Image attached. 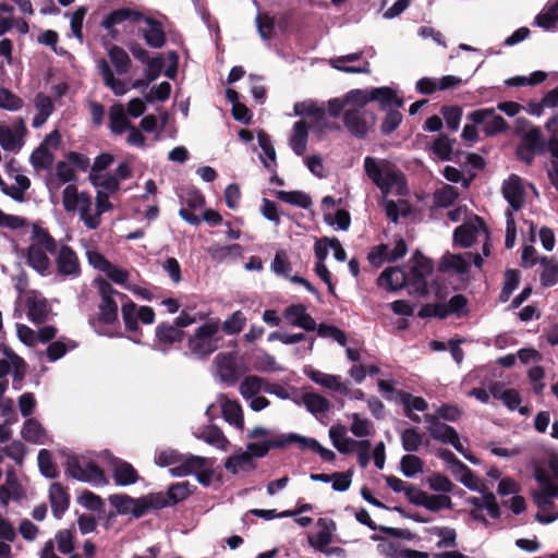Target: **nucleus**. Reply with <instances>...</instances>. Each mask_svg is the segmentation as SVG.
Masks as SVG:
<instances>
[{"label":"nucleus","instance_id":"1","mask_svg":"<svg viewBox=\"0 0 558 558\" xmlns=\"http://www.w3.org/2000/svg\"><path fill=\"white\" fill-rule=\"evenodd\" d=\"M220 332L219 319H210L187 336L184 356L205 361L220 348L222 337Z\"/></svg>","mask_w":558,"mask_h":558},{"label":"nucleus","instance_id":"2","mask_svg":"<svg viewBox=\"0 0 558 558\" xmlns=\"http://www.w3.org/2000/svg\"><path fill=\"white\" fill-rule=\"evenodd\" d=\"M364 170L373 183L386 195L391 189L404 181V174L390 161L377 160L367 156L364 159Z\"/></svg>","mask_w":558,"mask_h":558},{"label":"nucleus","instance_id":"3","mask_svg":"<svg viewBox=\"0 0 558 558\" xmlns=\"http://www.w3.org/2000/svg\"><path fill=\"white\" fill-rule=\"evenodd\" d=\"M213 465L214 461L211 459L194 454H183L181 463L171 468L170 473L178 477L194 474L201 485L209 486L215 474Z\"/></svg>","mask_w":558,"mask_h":558},{"label":"nucleus","instance_id":"4","mask_svg":"<svg viewBox=\"0 0 558 558\" xmlns=\"http://www.w3.org/2000/svg\"><path fill=\"white\" fill-rule=\"evenodd\" d=\"M412 266L409 271L410 294L424 296L427 294V277L433 272V260L416 250L411 258Z\"/></svg>","mask_w":558,"mask_h":558},{"label":"nucleus","instance_id":"5","mask_svg":"<svg viewBox=\"0 0 558 558\" xmlns=\"http://www.w3.org/2000/svg\"><path fill=\"white\" fill-rule=\"evenodd\" d=\"M122 301H124L121 307L122 319L129 332L142 333L138 322L145 325H150L155 322L156 314L153 307L146 305L138 306L126 294H122Z\"/></svg>","mask_w":558,"mask_h":558},{"label":"nucleus","instance_id":"6","mask_svg":"<svg viewBox=\"0 0 558 558\" xmlns=\"http://www.w3.org/2000/svg\"><path fill=\"white\" fill-rule=\"evenodd\" d=\"M375 114L367 110L348 109L342 121L345 129L356 138H365L371 126L375 124Z\"/></svg>","mask_w":558,"mask_h":558},{"label":"nucleus","instance_id":"7","mask_svg":"<svg viewBox=\"0 0 558 558\" xmlns=\"http://www.w3.org/2000/svg\"><path fill=\"white\" fill-rule=\"evenodd\" d=\"M468 119L474 124L484 125L483 131L487 136H495L508 130L507 121L496 114L494 108L476 109L468 114Z\"/></svg>","mask_w":558,"mask_h":558},{"label":"nucleus","instance_id":"8","mask_svg":"<svg viewBox=\"0 0 558 558\" xmlns=\"http://www.w3.org/2000/svg\"><path fill=\"white\" fill-rule=\"evenodd\" d=\"M57 275L62 278H77L82 274L76 252L69 245H61L56 256Z\"/></svg>","mask_w":558,"mask_h":558},{"label":"nucleus","instance_id":"9","mask_svg":"<svg viewBox=\"0 0 558 558\" xmlns=\"http://www.w3.org/2000/svg\"><path fill=\"white\" fill-rule=\"evenodd\" d=\"M215 360L220 380L228 386H234L242 376V371L234 355L232 353H219Z\"/></svg>","mask_w":558,"mask_h":558},{"label":"nucleus","instance_id":"10","mask_svg":"<svg viewBox=\"0 0 558 558\" xmlns=\"http://www.w3.org/2000/svg\"><path fill=\"white\" fill-rule=\"evenodd\" d=\"M142 19L143 14L141 12L129 8H120L106 15L101 22V26L108 31V34L112 39H117L119 36V32L114 28L117 25L122 24L125 21L138 22Z\"/></svg>","mask_w":558,"mask_h":558},{"label":"nucleus","instance_id":"11","mask_svg":"<svg viewBox=\"0 0 558 558\" xmlns=\"http://www.w3.org/2000/svg\"><path fill=\"white\" fill-rule=\"evenodd\" d=\"M184 330L178 328L173 323L161 322L156 326L155 337L162 350L180 344L185 339Z\"/></svg>","mask_w":558,"mask_h":558},{"label":"nucleus","instance_id":"12","mask_svg":"<svg viewBox=\"0 0 558 558\" xmlns=\"http://www.w3.org/2000/svg\"><path fill=\"white\" fill-rule=\"evenodd\" d=\"M25 305L27 307V317L33 324L40 325L47 320L50 307L45 298H38L37 291L32 290L27 293Z\"/></svg>","mask_w":558,"mask_h":558},{"label":"nucleus","instance_id":"13","mask_svg":"<svg viewBox=\"0 0 558 558\" xmlns=\"http://www.w3.org/2000/svg\"><path fill=\"white\" fill-rule=\"evenodd\" d=\"M26 133L25 123L22 119L13 124V128L0 126V145L4 150L13 151L22 146V137Z\"/></svg>","mask_w":558,"mask_h":558},{"label":"nucleus","instance_id":"14","mask_svg":"<svg viewBox=\"0 0 558 558\" xmlns=\"http://www.w3.org/2000/svg\"><path fill=\"white\" fill-rule=\"evenodd\" d=\"M377 284L388 291H399L409 286V274L398 266L388 267L377 278Z\"/></svg>","mask_w":558,"mask_h":558},{"label":"nucleus","instance_id":"15","mask_svg":"<svg viewBox=\"0 0 558 558\" xmlns=\"http://www.w3.org/2000/svg\"><path fill=\"white\" fill-rule=\"evenodd\" d=\"M501 192L513 210L517 211L523 206L525 193L519 175L510 174L508 180L502 183Z\"/></svg>","mask_w":558,"mask_h":558},{"label":"nucleus","instance_id":"16","mask_svg":"<svg viewBox=\"0 0 558 558\" xmlns=\"http://www.w3.org/2000/svg\"><path fill=\"white\" fill-rule=\"evenodd\" d=\"M317 525L322 530L315 535H308V544L316 550L323 553L332 542V532L336 530V522L329 518H319Z\"/></svg>","mask_w":558,"mask_h":558},{"label":"nucleus","instance_id":"17","mask_svg":"<svg viewBox=\"0 0 558 558\" xmlns=\"http://www.w3.org/2000/svg\"><path fill=\"white\" fill-rule=\"evenodd\" d=\"M49 501L51 511L57 519H61L70 506V495L61 483H52L49 487Z\"/></svg>","mask_w":558,"mask_h":558},{"label":"nucleus","instance_id":"18","mask_svg":"<svg viewBox=\"0 0 558 558\" xmlns=\"http://www.w3.org/2000/svg\"><path fill=\"white\" fill-rule=\"evenodd\" d=\"M284 317L291 325L303 328L306 331H314L317 327L315 319L306 312L303 304H293L286 308Z\"/></svg>","mask_w":558,"mask_h":558},{"label":"nucleus","instance_id":"19","mask_svg":"<svg viewBox=\"0 0 558 558\" xmlns=\"http://www.w3.org/2000/svg\"><path fill=\"white\" fill-rule=\"evenodd\" d=\"M308 376L315 384L320 385L333 391L347 395L348 388L341 383V377L337 375H329L315 368L305 369Z\"/></svg>","mask_w":558,"mask_h":558},{"label":"nucleus","instance_id":"20","mask_svg":"<svg viewBox=\"0 0 558 558\" xmlns=\"http://www.w3.org/2000/svg\"><path fill=\"white\" fill-rule=\"evenodd\" d=\"M425 420L430 424L428 432L435 440L449 444L452 439H456L458 433L452 426L440 422L432 414H426Z\"/></svg>","mask_w":558,"mask_h":558},{"label":"nucleus","instance_id":"21","mask_svg":"<svg viewBox=\"0 0 558 558\" xmlns=\"http://www.w3.org/2000/svg\"><path fill=\"white\" fill-rule=\"evenodd\" d=\"M112 476L114 483L119 486L135 484L140 478V475L134 466L131 463L120 459L117 460L113 465Z\"/></svg>","mask_w":558,"mask_h":558},{"label":"nucleus","instance_id":"22","mask_svg":"<svg viewBox=\"0 0 558 558\" xmlns=\"http://www.w3.org/2000/svg\"><path fill=\"white\" fill-rule=\"evenodd\" d=\"M329 437L333 447L342 454L351 453L360 441L349 438L343 425L331 426L329 429Z\"/></svg>","mask_w":558,"mask_h":558},{"label":"nucleus","instance_id":"23","mask_svg":"<svg viewBox=\"0 0 558 558\" xmlns=\"http://www.w3.org/2000/svg\"><path fill=\"white\" fill-rule=\"evenodd\" d=\"M97 65L104 84L109 87L116 96H123L129 92L126 84L114 77L113 71L106 59H100Z\"/></svg>","mask_w":558,"mask_h":558},{"label":"nucleus","instance_id":"24","mask_svg":"<svg viewBox=\"0 0 558 558\" xmlns=\"http://www.w3.org/2000/svg\"><path fill=\"white\" fill-rule=\"evenodd\" d=\"M145 22L148 25V28L143 34L145 43L151 48L163 47L167 38L162 24L153 17H146Z\"/></svg>","mask_w":558,"mask_h":558},{"label":"nucleus","instance_id":"25","mask_svg":"<svg viewBox=\"0 0 558 558\" xmlns=\"http://www.w3.org/2000/svg\"><path fill=\"white\" fill-rule=\"evenodd\" d=\"M372 101H378L381 109L386 107L395 106L400 108L403 106V100L398 97L396 92L390 87H375L369 90V97Z\"/></svg>","mask_w":558,"mask_h":558},{"label":"nucleus","instance_id":"26","mask_svg":"<svg viewBox=\"0 0 558 558\" xmlns=\"http://www.w3.org/2000/svg\"><path fill=\"white\" fill-rule=\"evenodd\" d=\"M47 253L48 252L39 247V245H29L26 251L28 266L40 275H45L50 266V259Z\"/></svg>","mask_w":558,"mask_h":558},{"label":"nucleus","instance_id":"27","mask_svg":"<svg viewBox=\"0 0 558 558\" xmlns=\"http://www.w3.org/2000/svg\"><path fill=\"white\" fill-rule=\"evenodd\" d=\"M308 138V125L304 120H299L293 125V133L290 137V147L298 156H303L306 150Z\"/></svg>","mask_w":558,"mask_h":558},{"label":"nucleus","instance_id":"28","mask_svg":"<svg viewBox=\"0 0 558 558\" xmlns=\"http://www.w3.org/2000/svg\"><path fill=\"white\" fill-rule=\"evenodd\" d=\"M362 56H363V51L349 53V54H345V56H341V57H337V58L330 59L329 60V64L333 69H336L338 71H341V72H344V73H353V74L364 73V74H369L371 70H369V63L367 61L365 62L364 66H354V65L339 66V63L357 61V60H360L362 58Z\"/></svg>","mask_w":558,"mask_h":558},{"label":"nucleus","instance_id":"29","mask_svg":"<svg viewBox=\"0 0 558 558\" xmlns=\"http://www.w3.org/2000/svg\"><path fill=\"white\" fill-rule=\"evenodd\" d=\"M223 466L228 472L235 475L240 471L250 472L256 469V463L251 459V454L245 451L240 454H233L226 459Z\"/></svg>","mask_w":558,"mask_h":558},{"label":"nucleus","instance_id":"30","mask_svg":"<svg viewBox=\"0 0 558 558\" xmlns=\"http://www.w3.org/2000/svg\"><path fill=\"white\" fill-rule=\"evenodd\" d=\"M196 488L197 487L195 485H192L187 481L172 483L166 492V497L169 499V505L174 506L181 501H184L196 490Z\"/></svg>","mask_w":558,"mask_h":558},{"label":"nucleus","instance_id":"31","mask_svg":"<svg viewBox=\"0 0 558 558\" xmlns=\"http://www.w3.org/2000/svg\"><path fill=\"white\" fill-rule=\"evenodd\" d=\"M543 267L539 276L541 284L545 288L558 283V260L553 257L542 256L538 259Z\"/></svg>","mask_w":558,"mask_h":558},{"label":"nucleus","instance_id":"32","mask_svg":"<svg viewBox=\"0 0 558 558\" xmlns=\"http://www.w3.org/2000/svg\"><path fill=\"white\" fill-rule=\"evenodd\" d=\"M109 128L113 134L120 135L129 130L132 124L125 116V111L122 105H113L109 110Z\"/></svg>","mask_w":558,"mask_h":558},{"label":"nucleus","instance_id":"33","mask_svg":"<svg viewBox=\"0 0 558 558\" xmlns=\"http://www.w3.org/2000/svg\"><path fill=\"white\" fill-rule=\"evenodd\" d=\"M32 245H39L43 250L47 251L50 254H54L57 252V241L49 233V231L37 223L33 225L32 228Z\"/></svg>","mask_w":558,"mask_h":558},{"label":"nucleus","instance_id":"34","mask_svg":"<svg viewBox=\"0 0 558 558\" xmlns=\"http://www.w3.org/2000/svg\"><path fill=\"white\" fill-rule=\"evenodd\" d=\"M108 56L119 75L129 73L132 62L128 52L123 48L113 45L108 49Z\"/></svg>","mask_w":558,"mask_h":558},{"label":"nucleus","instance_id":"35","mask_svg":"<svg viewBox=\"0 0 558 558\" xmlns=\"http://www.w3.org/2000/svg\"><path fill=\"white\" fill-rule=\"evenodd\" d=\"M23 439L33 444H44L46 430L36 418H27L22 427Z\"/></svg>","mask_w":558,"mask_h":558},{"label":"nucleus","instance_id":"36","mask_svg":"<svg viewBox=\"0 0 558 558\" xmlns=\"http://www.w3.org/2000/svg\"><path fill=\"white\" fill-rule=\"evenodd\" d=\"M90 208H92V197L89 194L82 192L80 199H78V207L81 214V219L84 221L85 226L90 229L95 230L100 225V218H98V215H90Z\"/></svg>","mask_w":558,"mask_h":558},{"label":"nucleus","instance_id":"37","mask_svg":"<svg viewBox=\"0 0 558 558\" xmlns=\"http://www.w3.org/2000/svg\"><path fill=\"white\" fill-rule=\"evenodd\" d=\"M439 270H453L457 274L465 275L470 271V264L460 254L447 253L440 262Z\"/></svg>","mask_w":558,"mask_h":558},{"label":"nucleus","instance_id":"38","mask_svg":"<svg viewBox=\"0 0 558 558\" xmlns=\"http://www.w3.org/2000/svg\"><path fill=\"white\" fill-rule=\"evenodd\" d=\"M302 401L306 407L307 411L315 415L328 412L331 407L327 398L316 392H305L302 396Z\"/></svg>","mask_w":558,"mask_h":558},{"label":"nucleus","instance_id":"39","mask_svg":"<svg viewBox=\"0 0 558 558\" xmlns=\"http://www.w3.org/2000/svg\"><path fill=\"white\" fill-rule=\"evenodd\" d=\"M197 437L221 450H226L229 445V440L216 425L207 426Z\"/></svg>","mask_w":558,"mask_h":558},{"label":"nucleus","instance_id":"40","mask_svg":"<svg viewBox=\"0 0 558 558\" xmlns=\"http://www.w3.org/2000/svg\"><path fill=\"white\" fill-rule=\"evenodd\" d=\"M222 416L231 425L242 429L244 427V417L240 403L238 401H226L222 407Z\"/></svg>","mask_w":558,"mask_h":558},{"label":"nucleus","instance_id":"41","mask_svg":"<svg viewBox=\"0 0 558 558\" xmlns=\"http://www.w3.org/2000/svg\"><path fill=\"white\" fill-rule=\"evenodd\" d=\"M276 197L281 202L295 205L303 209H307L312 206L311 196L302 191H278Z\"/></svg>","mask_w":558,"mask_h":558},{"label":"nucleus","instance_id":"42","mask_svg":"<svg viewBox=\"0 0 558 558\" xmlns=\"http://www.w3.org/2000/svg\"><path fill=\"white\" fill-rule=\"evenodd\" d=\"M118 318V304L114 298H101L98 320L105 325H112Z\"/></svg>","mask_w":558,"mask_h":558},{"label":"nucleus","instance_id":"43","mask_svg":"<svg viewBox=\"0 0 558 558\" xmlns=\"http://www.w3.org/2000/svg\"><path fill=\"white\" fill-rule=\"evenodd\" d=\"M520 284V271L518 269H507L505 271L504 283L499 293V302L506 303L509 301L513 291Z\"/></svg>","mask_w":558,"mask_h":558},{"label":"nucleus","instance_id":"44","mask_svg":"<svg viewBox=\"0 0 558 558\" xmlns=\"http://www.w3.org/2000/svg\"><path fill=\"white\" fill-rule=\"evenodd\" d=\"M31 163L35 169H50L54 157L45 144H40L31 155Z\"/></svg>","mask_w":558,"mask_h":558},{"label":"nucleus","instance_id":"45","mask_svg":"<svg viewBox=\"0 0 558 558\" xmlns=\"http://www.w3.org/2000/svg\"><path fill=\"white\" fill-rule=\"evenodd\" d=\"M402 448L408 452L418 451L423 444V435L415 427H410L401 433Z\"/></svg>","mask_w":558,"mask_h":558},{"label":"nucleus","instance_id":"46","mask_svg":"<svg viewBox=\"0 0 558 558\" xmlns=\"http://www.w3.org/2000/svg\"><path fill=\"white\" fill-rule=\"evenodd\" d=\"M476 228L470 225H461L453 231V241L461 247H471L476 240Z\"/></svg>","mask_w":558,"mask_h":558},{"label":"nucleus","instance_id":"47","mask_svg":"<svg viewBox=\"0 0 558 558\" xmlns=\"http://www.w3.org/2000/svg\"><path fill=\"white\" fill-rule=\"evenodd\" d=\"M37 461L38 468L44 476L48 478H56L59 476L57 465L53 462L51 452L49 450H39Z\"/></svg>","mask_w":558,"mask_h":558},{"label":"nucleus","instance_id":"48","mask_svg":"<svg viewBox=\"0 0 558 558\" xmlns=\"http://www.w3.org/2000/svg\"><path fill=\"white\" fill-rule=\"evenodd\" d=\"M399 400L404 408V411L412 412L413 410L424 412L428 408L427 401L422 397H415L410 392L399 390L398 392Z\"/></svg>","mask_w":558,"mask_h":558},{"label":"nucleus","instance_id":"49","mask_svg":"<svg viewBox=\"0 0 558 558\" xmlns=\"http://www.w3.org/2000/svg\"><path fill=\"white\" fill-rule=\"evenodd\" d=\"M424 462L415 454H405L400 460V470L405 477H413L423 471Z\"/></svg>","mask_w":558,"mask_h":558},{"label":"nucleus","instance_id":"50","mask_svg":"<svg viewBox=\"0 0 558 558\" xmlns=\"http://www.w3.org/2000/svg\"><path fill=\"white\" fill-rule=\"evenodd\" d=\"M459 193L452 185H445L441 189L436 190L434 193V203L436 206L447 208L451 206L458 198Z\"/></svg>","mask_w":558,"mask_h":558},{"label":"nucleus","instance_id":"51","mask_svg":"<svg viewBox=\"0 0 558 558\" xmlns=\"http://www.w3.org/2000/svg\"><path fill=\"white\" fill-rule=\"evenodd\" d=\"M245 323V315L241 311H235L230 317L220 324V330L227 335H236L243 330Z\"/></svg>","mask_w":558,"mask_h":558},{"label":"nucleus","instance_id":"52","mask_svg":"<svg viewBox=\"0 0 558 558\" xmlns=\"http://www.w3.org/2000/svg\"><path fill=\"white\" fill-rule=\"evenodd\" d=\"M519 146L525 147L530 150H536L538 154L544 153L546 150L543 135L539 129L537 128L530 130L523 136L522 142Z\"/></svg>","mask_w":558,"mask_h":558},{"label":"nucleus","instance_id":"53","mask_svg":"<svg viewBox=\"0 0 558 558\" xmlns=\"http://www.w3.org/2000/svg\"><path fill=\"white\" fill-rule=\"evenodd\" d=\"M264 379L256 375L246 376L240 385V393L244 399L256 396L263 389Z\"/></svg>","mask_w":558,"mask_h":558},{"label":"nucleus","instance_id":"54","mask_svg":"<svg viewBox=\"0 0 558 558\" xmlns=\"http://www.w3.org/2000/svg\"><path fill=\"white\" fill-rule=\"evenodd\" d=\"M82 460H84L83 457H80L76 454H71V456H68L66 461H65V473L69 476H71L77 481H81V482L88 480V477L83 472L85 463H83Z\"/></svg>","mask_w":558,"mask_h":558},{"label":"nucleus","instance_id":"55","mask_svg":"<svg viewBox=\"0 0 558 558\" xmlns=\"http://www.w3.org/2000/svg\"><path fill=\"white\" fill-rule=\"evenodd\" d=\"M432 150L440 160H450L452 141L446 134H439L433 143Z\"/></svg>","mask_w":558,"mask_h":558},{"label":"nucleus","instance_id":"56","mask_svg":"<svg viewBox=\"0 0 558 558\" xmlns=\"http://www.w3.org/2000/svg\"><path fill=\"white\" fill-rule=\"evenodd\" d=\"M24 102L21 97L15 95L8 88L0 87V108L16 111L23 107Z\"/></svg>","mask_w":558,"mask_h":558},{"label":"nucleus","instance_id":"57","mask_svg":"<svg viewBox=\"0 0 558 558\" xmlns=\"http://www.w3.org/2000/svg\"><path fill=\"white\" fill-rule=\"evenodd\" d=\"M427 483L429 488L434 492L444 493L445 495L448 493H452L456 487L454 484L444 474L434 473L427 478Z\"/></svg>","mask_w":558,"mask_h":558},{"label":"nucleus","instance_id":"58","mask_svg":"<svg viewBox=\"0 0 558 558\" xmlns=\"http://www.w3.org/2000/svg\"><path fill=\"white\" fill-rule=\"evenodd\" d=\"M85 475L88 477L87 483H94L96 485H107L109 483L102 469L94 461H87L84 464Z\"/></svg>","mask_w":558,"mask_h":558},{"label":"nucleus","instance_id":"59","mask_svg":"<svg viewBox=\"0 0 558 558\" xmlns=\"http://www.w3.org/2000/svg\"><path fill=\"white\" fill-rule=\"evenodd\" d=\"M182 453L179 452L178 450L175 449H166V450H162L160 451L156 457H155V462L157 465L159 466H177L179 465V463H181L182 461Z\"/></svg>","mask_w":558,"mask_h":558},{"label":"nucleus","instance_id":"60","mask_svg":"<svg viewBox=\"0 0 558 558\" xmlns=\"http://www.w3.org/2000/svg\"><path fill=\"white\" fill-rule=\"evenodd\" d=\"M271 270L277 275H281L287 278L290 277L292 267L290 260L288 259L286 251H277L275 258L271 262Z\"/></svg>","mask_w":558,"mask_h":558},{"label":"nucleus","instance_id":"61","mask_svg":"<svg viewBox=\"0 0 558 558\" xmlns=\"http://www.w3.org/2000/svg\"><path fill=\"white\" fill-rule=\"evenodd\" d=\"M369 90L352 89L344 95L347 105L354 106L353 109L365 110L364 107L372 101Z\"/></svg>","mask_w":558,"mask_h":558},{"label":"nucleus","instance_id":"62","mask_svg":"<svg viewBox=\"0 0 558 558\" xmlns=\"http://www.w3.org/2000/svg\"><path fill=\"white\" fill-rule=\"evenodd\" d=\"M257 31L264 40L271 39L275 31V20L266 13L256 16Z\"/></svg>","mask_w":558,"mask_h":558},{"label":"nucleus","instance_id":"63","mask_svg":"<svg viewBox=\"0 0 558 558\" xmlns=\"http://www.w3.org/2000/svg\"><path fill=\"white\" fill-rule=\"evenodd\" d=\"M81 193L77 190V186L74 184H69L65 186L62 193V203L65 211H75L78 207V199Z\"/></svg>","mask_w":558,"mask_h":558},{"label":"nucleus","instance_id":"64","mask_svg":"<svg viewBox=\"0 0 558 558\" xmlns=\"http://www.w3.org/2000/svg\"><path fill=\"white\" fill-rule=\"evenodd\" d=\"M558 22V12L554 4L549 5L545 11L538 13L535 17L537 26L544 29H550Z\"/></svg>","mask_w":558,"mask_h":558}]
</instances>
